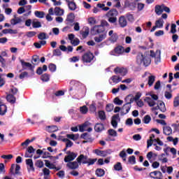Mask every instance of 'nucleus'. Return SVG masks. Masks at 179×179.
I'll list each match as a JSON object with an SVG mask.
<instances>
[{"label": "nucleus", "instance_id": "obj_45", "mask_svg": "<svg viewBox=\"0 0 179 179\" xmlns=\"http://www.w3.org/2000/svg\"><path fill=\"white\" fill-rule=\"evenodd\" d=\"M41 79L43 82H48L50 80V75L48 73H44L41 76Z\"/></svg>", "mask_w": 179, "mask_h": 179}, {"label": "nucleus", "instance_id": "obj_13", "mask_svg": "<svg viewBox=\"0 0 179 179\" xmlns=\"http://www.w3.org/2000/svg\"><path fill=\"white\" fill-rule=\"evenodd\" d=\"M6 111H8V107H6V105L0 99V115H5Z\"/></svg>", "mask_w": 179, "mask_h": 179}, {"label": "nucleus", "instance_id": "obj_29", "mask_svg": "<svg viewBox=\"0 0 179 179\" xmlns=\"http://www.w3.org/2000/svg\"><path fill=\"white\" fill-rule=\"evenodd\" d=\"M155 80H156V76H150L148 77V85L149 87H152V86H153V83H155Z\"/></svg>", "mask_w": 179, "mask_h": 179}, {"label": "nucleus", "instance_id": "obj_60", "mask_svg": "<svg viewBox=\"0 0 179 179\" xmlns=\"http://www.w3.org/2000/svg\"><path fill=\"white\" fill-rule=\"evenodd\" d=\"M96 103L93 102L90 106V111L91 113H96Z\"/></svg>", "mask_w": 179, "mask_h": 179}, {"label": "nucleus", "instance_id": "obj_2", "mask_svg": "<svg viewBox=\"0 0 179 179\" xmlns=\"http://www.w3.org/2000/svg\"><path fill=\"white\" fill-rule=\"evenodd\" d=\"M78 163L79 164H87V166H93L96 162H97V158L95 159H92L90 158L88 159L87 155H84L83 154L80 155L78 158L76 159Z\"/></svg>", "mask_w": 179, "mask_h": 179}, {"label": "nucleus", "instance_id": "obj_51", "mask_svg": "<svg viewBox=\"0 0 179 179\" xmlns=\"http://www.w3.org/2000/svg\"><path fill=\"white\" fill-rule=\"evenodd\" d=\"M49 68V71H50V72H55V71H57V65L50 63L48 66Z\"/></svg>", "mask_w": 179, "mask_h": 179}, {"label": "nucleus", "instance_id": "obj_34", "mask_svg": "<svg viewBox=\"0 0 179 179\" xmlns=\"http://www.w3.org/2000/svg\"><path fill=\"white\" fill-rule=\"evenodd\" d=\"M124 16L126 19H127L128 22H130V23H134V22H135L134 15L131 14L130 13H127Z\"/></svg>", "mask_w": 179, "mask_h": 179}, {"label": "nucleus", "instance_id": "obj_54", "mask_svg": "<svg viewBox=\"0 0 179 179\" xmlns=\"http://www.w3.org/2000/svg\"><path fill=\"white\" fill-rule=\"evenodd\" d=\"M113 102L117 106H121L122 104V103H124V101L120 99V98H118V97H116V98L114 99Z\"/></svg>", "mask_w": 179, "mask_h": 179}, {"label": "nucleus", "instance_id": "obj_38", "mask_svg": "<svg viewBox=\"0 0 179 179\" xmlns=\"http://www.w3.org/2000/svg\"><path fill=\"white\" fill-rule=\"evenodd\" d=\"M67 5L70 10H76V3H75L73 1H71L70 3H67Z\"/></svg>", "mask_w": 179, "mask_h": 179}, {"label": "nucleus", "instance_id": "obj_19", "mask_svg": "<svg viewBox=\"0 0 179 179\" xmlns=\"http://www.w3.org/2000/svg\"><path fill=\"white\" fill-rule=\"evenodd\" d=\"M81 139H85L87 141V142H93V139L90 137V134L89 133H84L80 136Z\"/></svg>", "mask_w": 179, "mask_h": 179}, {"label": "nucleus", "instance_id": "obj_28", "mask_svg": "<svg viewBox=\"0 0 179 179\" xmlns=\"http://www.w3.org/2000/svg\"><path fill=\"white\" fill-rule=\"evenodd\" d=\"M94 153L97 156H102L103 157H106L107 156V152L103 151V150H100L99 149H96L94 150Z\"/></svg>", "mask_w": 179, "mask_h": 179}, {"label": "nucleus", "instance_id": "obj_44", "mask_svg": "<svg viewBox=\"0 0 179 179\" xmlns=\"http://www.w3.org/2000/svg\"><path fill=\"white\" fill-rule=\"evenodd\" d=\"M89 33H90L89 27L85 28V31L81 33L83 38H87V36H89Z\"/></svg>", "mask_w": 179, "mask_h": 179}, {"label": "nucleus", "instance_id": "obj_20", "mask_svg": "<svg viewBox=\"0 0 179 179\" xmlns=\"http://www.w3.org/2000/svg\"><path fill=\"white\" fill-rule=\"evenodd\" d=\"M46 131L50 132V134H52V132H57V131H58V127L55 125L48 126L46 127Z\"/></svg>", "mask_w": 179, "mask_h": 179}, {"label": "nucleus", "instance_id": "obj_11", "mask_svg": "<svg viewBox=\"0 0 179 179\" xmlns=\"http://www.w3.org/2000/svg\"><path fill=\"white\" fill-rule=\"evenodd\" d=\"M78 157V154L76 153H71V155H66L64 157V162L65 163H70L71 162H73V160H75V159H76V157Z\"/></svg>", "mask_w": 179, "mask_h": 179}, {"label": "nucleus", "instance_id": "obj_46", "mask_svg": "<svg viewBox=\"0 0 179 179\" xmlns=\"http://www.w3.org/2000/svg\"><path fill=\"white\" fill-rule=\"evenodd\" d=\"M99 117L100 120H102V121H104L107 118V117L106 116V113L104 112V110H100L99 112Z\"/></svg>", "mask_w": 179, "mask_h": 179}, {"label": "nucleus", "instance_id": "obj_41", "mask_svg": "<svg viewBox=\"0 0 179 179\" xmlns=\"http://www.w3.org/2000/svg\"><path fill=\"white\" fill-rule=\"evenodd\" d=\"M70 84L71 85V87L69 89L70 92H72V90H76V87L79 86V84L76 83V81H71Z\"/></svg>", "mask_w": 179, "mask_h": 179}, {"label": "nucleus", "instance_id": "obj_5", "mask_svg": "<svg viewBox=\"0 0 179 179\" xmlns=\"http://www.w3.org/2000/svg\"><path fill=\"white\" fill-rule=\"evenodd\" d=\"M106 16L108 17V22H109V23H117V16H118V10H117V9L115 8H113L107 13Z\"/></svg>", "mask_w": 179, "mask_h": 179}, {"label": "nucleus", "instance_id": "obj_59", "mask_svg": "<svg viewBox=\"0 0 179 179\" xmlns=\"http://www.w3.org/2000/svg\"><path fill=\"white\" fill-rule=\"evenodd\" d=\"M46 37H47V34L44 32H41L38 36V38L39 40H45Z\"/></svg>", "mask_w": 179, "mask_h": 179}, {"label": "nucleus", "instance_id": "obj_48", "mask_svg": "<svg viewBox=\"0 0 179 179\" xmlns=\"http://www.w3.org/2000/svg\"><path fill=\"white\" fill-rule=\"evenodd\" d=\"M150 121H152V117L149 115H145L143 119V122L144 124H149Z\"/></svg>", "mask_w": 179, "mask_h": 179}, {"label": "nucleus", "instance_id": "obj_40", "mask_svg": "<svg viewBox=\"0 0 179 179\" xmlns=\"http://www.w3.org/2000/svg\"><path fill=\"white\" fill-rule=\"evenodd\" d=\"M111 80L113 82V83H120V82L122 80V78L118 77L117 76H113L111 77Z\"/></svg>", "mask_w": 179, "mask_h": 179}, {"label": "nucleus", "instance_id": "obj_62", "mask_svg": "<svg viewBox=\"0 0 179 179\" xmlns=\"http://www.w3.org/2000/svg\"><path fill=\"white\" fill-rule=\"evenodd\" d=\"M62 54V52H61V50L59 49H55L53 50V55L56 56V57H59L61 56Z\"/></svg>", "mask_w": 179, "mask_h": 179}, {"label": "nucleus", "instance_id": "obj_3", "mask_svg": "<svg viewBox=\"0 0 179 179\" xmlns=\"http://www.w3.org/2000/svg\"><path fill=\"white\" fill-rule=\"evenodd\" d=\"M152 59L150 57H148L146 56H143V52H138L136 55V64L138 65H144V66H149L150 64H151Z\"/></svg>", "mask_w": 179, "mask_h": 179}, {"label": "nucleus", "instance_id": "obj_14", "mask_svg": "<svg viewBox=\"0 0 179 179\" xmlns=\"http://www.w3.org/2000/svg\"><path fill=\"white\" fill-rule=\"evenodd\" d=\"M66 166L70 169L71 170H76V169L79 168V162L78 161L71 162H69Z\"/></svg>", "mask_w": 179, "mask_h": 179}, {"label": "nucleus", "instance_id": "obj_37", "mask_svg": "<svg viewBox=\"0 0 179 179\" xmlns=\"http://www.w3.org/2000/svg\"><path fill=\"white\" fill-rule=\"evenodd\" d=\"M108 40L111 43H117L118 40V34H117V33L113 34V35L110 36Z\"/></svg>", "mask_w": 179, "mask_h": 179}, {"label": "nucleus", "instance_id": "obj_39", "mask_svg": "<svg viewBox=\"0 0 179 179\" xmlns=\"http://www.w3.org/2000/svg\"><path fill=\"white\" fill-rule=\"evenodd\" d=\"M32 61L34 62H32L34 65H38L40 64V57L38 55H34L32 57Z\"/></svg>", "mask_w": 179, "mask_h": 179}, {"label": "nucleus", "instance_id": "obj_8", "mask_svg": "<svg viewBox=\"0 0 179 179\" xmlns=\"http://www.w3.org/2000/svg\"><path fill=\"white\" fill-rule=\"evenodd\" d=\"M131 107H132L131 104L127 103H124L122 107V112H121L122 115H125L126 114H128V113H129L131 110Z\"/></svg>", "mask_w": 179, "mask_h": 179}, {"label": "nucleus", "instance_id": "obj_23", "mask_svg": "<svg viewBox=\"0 0 179 179\" xmlns=\"http://www.w3.org/2000/svg\"><path fill=\"white\" fill-rule=\"evenodd\" d=\"M163 132L164 135H166L169 136V135H171L173 134V129H171V127L167 126L164 127Z\"/></svg>", "mask_w": 179, "mask_h": 179}, {"label": "nucleus", "instance_id": "obj_47", "mask_svg": "<svg viewBox=\"0 0 179 179\" xmlns=\"http://www.w3.org/2000/svg\"><path fill=\"white\" fill-rule=\"evenodd\" d=\"M32 27L34 29H38L41 27V22L40 21H33L32 22Z\"/></svg>", "mask_w": 179, "mask_h": 179}, {"label": "nucleus", "instance_id": "obj_17", "mask_svg": "<svg viewBox=\"0 0 179 179\" xmlns=\"http://www.w3.org/2000/svg\"><path fill=\"white\" fill-rule=\"evenodd\" d=\"M155 12L158 16H160L163 13V4L155 6Z\"/></svg>", "mask_w": 179, "mask_h": 179}, {"label": "nucleus", "instance_id": "obj_50", "mask_svg": "<svg viewBox=\"0 0 179 179\" xmlns=\"http://www.w3.org/2000/svg\"><path fill=\"white\" fill-rule=\"evenodd\" d=\"M35 166L38 169H43V167H44V162L41 160H37L35 163Z\"/></svg>", "mask_w": 179, "mask_h": 179}, {"label": "nucleus", "instance_id": "obj_57", "mask_svg": "<svg viewBox=\"0 0 179 179\" xmlns=\"http://www.w3.org/2000/svg\"><path fill=\"white\" fill-rule=\"evenodd\" d=\"M80 111L82 114H87L89 109L86 107V106H83L80 108Z\"/></svg>", "mask_w": 179, "mask_h": 179}, {"label": "nucleus", "instance_id": "obj_58", "mask_svg": "<svg viewBox=\"0 0 179 179\" xmlns=\"http://www.w3.org/2000/svg\"><path fill=\"white\" fill-rule=\"evenodd\" d=\"M20 165L16 164L15 165V173L13 172V175L15 176V174H17L18 176H20Z\"/></svg>", "mask_w": 179, "mask_h": 179}, {"label": "nucleus", "instance_id": "obj_10", "mask_svg": "<svg viewBox=\"0 0 179 179\" xmlns=\"http://www.w3.org/2000/svg\"><path fill=\"white\" fill-rule=\"evenodd\" d=\"M149 177H150V178L157 179L160 177H163V173L159 171H154L149 173Z\"/></svg>", "mask_w": 179, "mask_h": 179}, {"label": "nucleus", "instance_id": "obj_22", "mask_svg": "<svg viewBox=\"0 0 179 179\" xmlns=\"http://www.w3.org/2000/svg\"><path fill=\"white\" fill-rule=\"evenodd\" d=\"M20 63L22 67L27 66V68H29L30 71H33V69H34V66H33V65H31V64H30L29 62H24V60L21 59Z\"/></svg>", "mask_w": 179, "mask_h": 179}, {"label": "nucleus", "instance_id": "obj_12", "mask_svg": "<svg viewBox=\"0 0 179 179\" xmlns=\"http://www.w3.org/2000/svg\"><path fill=\"white\" fill-rule=\"evenodd\" d=\"M34 152H36V149H34L33 146L31 145L28 147L25 152L24 157H29V158L33 157V155H31V153H34Z\"/></svg>", "mask_w": 179, "mask_h": 179}, {"label": "nucleus", "instance_id": "obj_24", "mask_svg": "<svg viewBox=\"0 0 179 179\" xmlns=\"http://www.w3.org/2000/svg\"><path fill=\"white\" fill-rule=\"evenodd\" d=\"M6 99L9 103H11V104H15V103H16V97H15V95L13 94H10L7 95Z\"/></svg>", "mask_w": 179, "mask_h": 179}, {"label": "nucleus", "instance_id": "obj_43", "mask_svg": "<svg viewBox=\"0 0 179 179\" xmlns=\"http://www.w3.org/2000/svg\"><path fill=\"white\" fill-rule=\"evenodd\" d=\"M164 23V21L163 20V18H159L158 20L155 22V26L158 27L159 29H162L163 27V24Z\"/></svg>", "mask_w": 179, "mask_h": 179}, {"label": "nucleus", "instance_id": "obj_9", "mask_svg": "<svg viewBox=\"0 0 179 179\" xmlns=\"http://www.w3.org/2000/svg\"><path fill=\"white\" fill-rule=\"evenodd\" d=\"M114 72L117 75V73H120L122 76H125L127 73H128V71H127V69L125 68H120V67H116L114 69Z\"/></svg>", "mask_w": 179, "mask_h": 179}, {"label": "nucleus", "instance_id": "obj_36", "mask_svg": "<svg viewBox=\"0 0 179 179\" xmlns=\"http://www.w3.org/2000/svg\"><path fill=\"white\" fill-rule=\"evenodd\" d=\"M108 134L109 136H112L113 138H115V136H118V133L113 129H109L108 130Z\"/></svg>", "mask_w": 179, "mask_h": 179}, {"label": "nucleus", "instance_id": "obj_16", "mask_svg": "<svg viewBox=\"0 0 179 179\" xmlns=\"http://www.w3.org/2000/svg\"><path fill=\"white\" fill-rule=\"evenodd\" d=\"M95 132H103L104 131V124L103 123H96L94 126Z\"/></svg>", "mask_w": 179, "mask_h": 179}, {"label": "nucleus", "instance_id": "obj_64", "mask_svg": "<svg viewBox=\"0 0 179 179\" xmlns=\"http://www.w3.org/2000/svg\"><path fill=\"white\" fill-rule=\"evenodd\" d=\"M179 106V96L175 98L173 101V106L178 107Z\"/></svg>", "mask_w": 179, "mask_h": 179}, {"label": "nucleus", "instance_id": "obj_55", "mask_svg": "<svg viewBox=\"0 0 179 179\" xmlns=\"http://www.w3.org/2000/svg\"><path fill=\"white\" fill-rule=\"evenodd\" d=\"M177 25H176V24H171V33L172 34H176V33H177Z\"/></svg>", "mask_w": 179, "mask_h": 179}, {"label": "nucleus", "instance_id": "obj_7", "mask_svg": "<svg viewBox=\"0 0 179 179\" xmlns=\"http://www.w3.org/2000/svg\"><path fill=\"white\" fill-rule=\"evenodd\" d=\"M113 52H115V54H117L118 55H122V54H124V46L120 45L116 46L114 50L110 52L111 55H114Z\"/></svg>", "mask_w": 179, "mask_h": 179}, {"label": "nucleus", "instance_id": "obj_63", "mask_svg": "<svg viewBox=\"0 0 179 179\" xmlns=\"http://www.w3.org/2000/svg\"><path fill=\"white\" fill-rule=\"evenodd\" d=\"M27 76H29V73H27V71H24L20 74L19 78L20 79H24V78H27Z\"/></svg>", "mask_w": 179, "mask_h": 179}, {"label": "nucleus", "instance_id": "obj_35", "mask_svg": "<svg viewBox=\"0 0 179 179\" xmlns=\"http://www.w3.org/2000/svg\"><path fill=\"white\" fill-rule=\"evenodd\" d=\"M158 107L159 110L162 111V113H166V105L164 104V102H163L162 101H159Z\"/></svg>", "mask_w": 179, "mask_h": 179}, {"label": "nucleus", "instance_id": "obj_26", "mask_svg": "<svg viewBox=\"0 0 179 179\" xmlns=\"http://www.w3.org/2000/svg\"><path fill=\"white\" fill-rule=\"evenodd\" d=\"M95 174L97 177H104L106 171L103 169H97L95 171Z\"/></svg>", "mask_w": 179, "mask_h": 179}, {"label": "nucleus", "instance_id": "obj_56", "mask_svg": "<svg viewBox=\"0 0 179 179\" xmlns=\"http://www.w3.org/2000/svg\"><path fill=\"white\" fill-rule=\"evenodd\" d=\"M43 155L42 156V159H52V156H51V153L48 152H45L43 154Z\"/></svg>", "mask_w": 179, "mask_h": 179}, {"label": "nucleus", "instance_id": "obj_30", "mask_svg": "<svg viewBox=\"0 0 179 179\" xmlns=\"http://www.w3.org/2000/svg\"><path fill=\"white\" fill-rule=\"evenodd\" d=\"M26 164L27 166H29V169L30 170H31V171H34V164H33V159H26Z\"/></svg>", "mask_w": 179, "mask_h": 179}, {"label": "nucleus", "instance_id": "obj_4", "mask_svg": "<svg viewBox=\"0 0 179 179\" xmlns=\"http://www.w3.org/2000/svg\"><path fill=\"white\" fill-rule=\"evenodd\" d=\"M81 61L83 64H92L96 61V57L93 52L87 51L82 55Z\"/></svg>", "mask_w": 179, "mask_h": 179}, {"label": "nucleus", "instance_id": "obj_49", "mask_svg": "<svg viewBox=\"0 0 179 179\" xmlns=\"http://www.w3.org/2000/svg\"><path fill=\"white\" fill-rule=\"evenodd\" d=\"M106 110L108 113H111L114 110V105L113 103H108L106 107Z\"/></svg>", "mask_w": 179, "mask_h": 179}, {"label": "nucleus", "instance_id": "obj_52", "mask_svg": "<svg viewBox=\"0 0 179 179\" xmlns=\"http://www.w3.org/2000/svg\"><path fill=\"white\" fill-rule=\"evenodd\" d=\"M129 163H130V164H136V158L135 156L132 155L129 157Z\"/></svg>", "mask_w": 179, "mask_h": 179}, {"label": "nucleus", "instance_id": "obj_1", "mask_svg": "<svg viewBox=\"0 0 179 179\" xmlns=\"http://www.w3.org/2000/svg\"><path fill=\"white\" fill-rule=\"evenodd\" d=\"M102 33V34H101ZM91 34L93 36L100 34L99 36H95L94 40L95 43H101L103 40L107 38V31H106V28L102 25H95L91 29Z\"/></svg>", "mask_w": 179, "mask_h": 179}, {"label": "nucleus", "instance_id": "obj_61", "mask_svg": "<svg viewBox=\"0 0 179 179\" xmlns=\"http://www.w3.org/2000/svg\"><path fill=\"white\" fill-rule=\"evenodd\" d=\"M71 43L73 45L76 47V45H79V44H80V41L79 40V38H76L71 41Z\"/></svg>", "mask_w": 179, "mask_h": 179}, {"label": "nucleus", "instance_id": "obj_32", "mask_svg": "<svg viewBox=\"0 0 179 179\" xmlns=\"http://www.w3.org/2000/svg\"><path fill=\"white\" fill-rule=\"evenodd\" d=\"M90 125H92V123H90L89 122H85L84 124L79 126L80 132H85V129L86 128V127H89Z\"/></svg>", "mask_w": 179, "mask_h": 179}, {"label": "nucleus", "instance_id": "obj_6", "mask_svg": "<svg viewBox=\"0 0 179 179\" xmlns=\"http://www.w3.org/2000/svg\"><path fill=\"white\" fill-rule=\"evenodd\" d=\"M118 24L122 29H124V27H127V26H128V21L127 20L125 15H121L119 17Z\"/></svg>", "mask_w": 179, "mask_h": 179}, {"label": "nucleus", "instance_id": "obj_27", "mask_svg": "<svg viewBox=\"0 0 179 179\" xmlns=\"http://www.w3.org/2000/svg\"><path fill=\"white\" fill-rule=\"evenodd\" d=\"M126 103L127 104H132V103H134V95L132 94H129L126 96V98L124 99Z\"/></svg>", "mask_w": 179, "mask_h": 179}, {"label": "nucleus", "instance_id": "obj_53", "mask_svg": "<svg viewBox=\"0 0 179 179\" xmlns=\"http://www.w3.org/2000/svg\"><path fill=\"white\" fill-rule=\"evenodd\" d=\"M66 136L67 138H69V139H71L72 141H76V139L79 138V134H76V137L75 134H66Z\"/></svg>", "mask_w": 179, "mask_h": 179}, {"label": "nucleus", "instance_id": "obj_15", "mask_svg": "<svg viewBox=\"0 0 179 179\" xmlns=\"http://www.w3.org/2000/svg\"><path fill=\"white\" fill-rule=\"evenodd\" d=\"M161 54L162 52L160 50H157L156 52L153 50H150V57H152V58H157L158 62H160Z\"/></svg>", "mask_w": 179, "mask_h": 179}, {"label": "nucleus", "instance_id": "obj_21", "mask_svg": "<svg viewBox=\"0 0 179 179\" xmlns=\"http://www.w3.org/2000/svg\"><path fill=\"white\" fill-rule=\"evenodd\" d=\"M145 101H146L149 107H154V106H156V102L150 97H145Z\"/></svg>", "mask_w": 179, "mask_h": 179}, {"label": "nucleus", "instance_id": "obj_25", "mask_svg": "<svg viewBox=\"0 0 179 179\" xmlns=\"http://www.w3.org/2000/svg\"><path fill=\"white\" fill-rule=\"evenodd\" d=\"M55 15L56 16H62L64 15V9H61L59 7L55 8Z\"/></svg>", "mask_w": 179, "mask_h": 179}, {"label": "nucleus", "instance_id": "obj_42", "mask_svg": "<svg viewBox=\"0 0 179 179\" xmlns=\"http://www.w3.org/2000/svg\"><path fill=\"white\" fill-rule=\"evenodd\" d=\"M113 169L115 170V171H121V170H122V164L121 162H117L114 165Z\"/></svg>", "mask_w": 179, "mask_h": 179}, {"label": "nucleus", "instance_id": "obj_33", "mask_svg": "<svg viewBox=\"0 0 179 179\" xmlns=\"http://www.w3.org/2000/svg\"><path fill=\"white\" fill-rule=\"evenodd\" d=\"M34 15H35L36 17H38V19H43V17H44V16H45V13H44V11L36 10L34 12Z\"/></svg>", "mask_w": 179, "mask_h": 179}, {"label": "nucleus", "instance_id": "obj_31", "mask_svg": "<svg viewBox=\"0 0 179 179\" xmlns=\"http://www.w3.org/2000/svg\"><path fill=\"white\" fill-rule=\"evenodd\" d=\"M74 21H75V14H73V13H69L67 15L66 22H69V23H73Z\"/></svg>", "mask_w": 179, "mask_h": 179}, {"label": "nucleus", "instance_id": "obj_18", "mask_svg": "<svg viewBox=\"0 0 179 179\" xmlns=\"http://www.w3.org/2000/svg\"><path fill=\"white\" fill-rule=\"evenodd\" d=\"M21 22H22V18L16 16H15V18L10 20V24L13 26H16V24H19Z\"/></svg>", "mask_w": 179, "mask_h": 179}]
</instances>
